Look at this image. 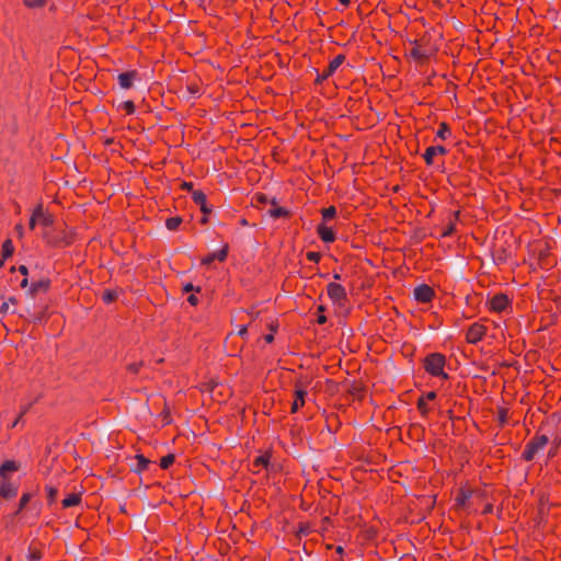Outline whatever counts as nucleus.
Here are the masks:
<instances>
[{
	"mask_svg": "<svg viewBox=\"0 0 561 561\" xmlns=\"http://www.w3.org/2000/svg\"><path fill=\"white\" fill-rule=\"evenodd\" d=\"M228 249V244H225L220 250L209 253L202 260V264L209 265L216 260L219 262H224L227 259Z\"/></svg>",
	"mask_w": 561,
	"mask_h": 561,
	"instance_id": "2eb2a0df",
	"label": "nucleus"
},
{
	"mask_svg": "<svg viewBox=\"0 0 561 561\" xmlns=\"http://www.w3.org/2000/svg\"><path fill=\"white\" fill-rule=\"evenodd\" d=\"M511 304V300L506 294L500 293L494 295L489 300V307L490 310L495 312H502L504 311Z\"/></svg>",
	"mask_w": 561,
	"mask_h": 561,
	"instance_id": "6e6552de",
	"label": "nucleus"
},
{
	"mask_svg": "<svg viewBox=\"0 0 561 561\" xmlns=\"http://www.w3.org/2000/svg\"><path fill=\"white\" fill-rule=\"evenodd\" d=\"M549 444V437L545 434L536 433L535 436L527 442L522 453V459L524 461H533L535 457L542 451Z\"/></svg>",
	"mask_w": 561,
	"mask_h": 561,
	"instance_id": "7ed1b4c3",
	"label": "nucleus"
},
{
	"mask_svg": "<svg viewBox=\"0 0 561 561\" xmlns=\"http://www.w3.org/2000/svg\"><path fill=\"white\" fill-rule=\"evenodd\" d=\"M217 387V383L214 382H206L202 386V391H209L213 392L215 388Z\"/></svg>",
	"mask_w": 561,
	"mask_h": 561,
	"instance_id": "a18cd8bd",
	"label": "nucleus"
},
{
	"mask_svg": "<svg viewBox=\"0 0 561 561\" xmlns=\"http://www.w3.org/2000/svg\"><path fill=\"white\" fill-rule=\"evenodd\" d=\"M413 295L417 302L427 304L434 298L435 291L431 286L422 284L414 288Z\"/></svg>",
	"mask_w": 561,
	"mask_h": 561,
	"instance_id": "0eeeda50",
	"label": "nucleus"
},
{
	"mask_svg": "<svg viewBox=\"0 0 561 561\" xmlns=\"http://www.w3.org/2000/svg\"><path fill=\"white\" fill-rule=\"evenodd\" d=\"M48 287H49V282L48 280L33 282L31 284L30 290H31L32 295H35L39 290H47Z\"/></svg>",
	"mask_w": 561,
	"mask_h": 561,
	"instance_id": "cd10ccee",
	"label": "nucleus"
},
{
	"mask_svg": "<svg viewBox=\"0 0 561 561\" xmlns=\"http://www.w3.org/2000/svg\"><path fill=\"white\" fill-rule=\"evenodd\" d=\"M187 301H188V304H190V305H192V306H197L199 300H198V297H197L196 295H193V294H192V295H190V296L187 297Z\"/></svg>",
	"mask_w": 561,
	"mask_h": 561,
	"instance_id": "3c124183",
	"label": "nucleus"
},
{
	"mask_svg": "<svg viewBox=\"0 0 561 561\" xmlns=\"http://www.w3.org/2000/svg\"><path fill=\"white\" fill-rule=\"evenodd\" d=\"M346 57L343 54L336 55L328 65L325 76H333L337 68L345 61Z\"/></svg>",
	"mask_w": 561,
	"mask_h": 561,
	"instance_id": "a211bd4d",
	"label": "nucleus"
},
{
	"mask_svg": "<svg viewBox=\"0 0 561 561\" xmlns=\"http://www.w3.org/2000/svg\"><path fill=\"white\" fill-rule=\"evenodd\" d=\"M137 77H138V72L136 70L122 72L117 77L118 84L122 89H130L134 84V80Z\"/></svg>",
	"mask_w": 561,
	"mask_h": 561,
	"instance_id": "dca6fc26",
	"label": "nucleus"
},
{
	"mask_svg": "<svg viewBox=\"0 0 561 561\" xmlns=\"http://www.w3.org/2000/svg\"><path fill=\"white\" fill-rule=\"evenodd\" d=\"M248 333V328L247 325H242L240 329H239V332L238 334L241 336V337H244Z\"/></svg>",
	"mask_w": 561,
	"mask_h": 561,
	"instance_id": "13d9d810",
	"label": "nucleus"
},
{
	"mask_svg": "<svg viewBox=\"0 0 561 561\" xmlns=\"http://www.w3.org/2000/svg\"><path fill=\"white\" fill-rule=\"evenodd\" d=\"M44 239L49 245L56 247V248H65L72 243L73 238L70 232L67 230H61L60 232L53 234L49 232L44 233Z\"/></svg>",
	"mask_w": 561,
	"mask_h": 561,
	"instance_id": "20e7f679",
	"label": "nucleus"
},
{
	"mask_svg": "<svg viewBox=\"0 0 561 561\" xmlns=\"http://www.w3.org/2000/svg\"><path fill=\"white\" fill-rule=\"evenodd\" d=\"M339 1H340V3H341L342 5H344V7H348V5H350V3H351V0H339Z\"/></svg>",
	"mask_w": 561,
	"mask_h": 561,
	"instance_id": "774afa93",
	"label": "nucleus"
},
{
	"mask_svg": "<svg viewBox=\"0 0 561 561\" xmlns=\"http://www.w3.org/2000/svg\"><path fill=\"white\" fill-rule=\"evenodd\" d=\"M14 229H15V231H16L18 236H19L20 238H22V237H23V234H24V227H23V225H22V224H18V225H15Z\"/></svg>",
	"mask_w": 561,
	"mask_h": 561,
	"instance_id": "603ef678",
	"label": "nucleus"
},
{
	"mask_svg": "<svg viewBox=\"0 0 561 561\" xmlns=\"http://www.w3.org/2000/svg\"><path fill=\"white\" fill-rule=\"evenodd\" d=\"M118 298V291L114 289H105L102 294V300L105 304H112Z\"/></svg>",
	"mask_w": 561,
	"mask_h": 561,
	"instance_id": "bb28decb",
	"label": "nucleus"
},
{
	"mask_svg": "<svg viewBox=\"0 0 561 561\" xmlns=\"http://www.w3.org/2000/svg\"><path fill=\"white\" fill-rule=\"evenodd\" d=\"M264 340H265V342H266V343H272V342L274 341V335H273V333L266 334V335L264 336Z\"/></svg>",
	"mask_w": 561,
	"mask_h": 561,
	"instance_id": "0e129e2a",
	"label": "nucleus"
},
{
	"mask_svg": "<svg viewBox=\"0 0 561 561\" xmlns=\"http://www.w3.org/2000/svg\"><path fill=\"white\" fill-rule=\"evenodd\" d=\"M18 484L10 481L8 478H2L0 482V497L11 500L18 495Z\"/></svg>",
	"mask_w": 561,
	"mask_h": 561,
	"instance_id": "1a4fd4ad",
	"label": "nucleus"
},
{
	"mask_svg": "<svg viewBox=\"0 0 561 561\" xmlns=\"http://www.w3.org/2000/svg\"><path fill=\"white\" fill-rule=\"evenodd\" d=\"M268 215L273 218H286L289 217V210L285 207H275L268 210Z\"/></svg>",
	"mask_w": 561,
	"mask_h": 561,
	"instance_id": "a878e982",
	"label": "nucleus"
},
{
	"mask_svg": "<svg viewBox=\"0 0 561 561\" xmlns=\"http://www.w3.org/2000/svg\"><path fill=\"white\" fill-rule=\"evenodd\" d=\"M307 396V391L304 385L298 381L295 385V399L291 403L290 412L296 413L300 408L305 405V399Z\"/></svg>",
	"mask_w": 561,
	"mask_h": 561,
	"instance_id": "9d476101",
	"label": "nucleus"
},
{
	"mask_svg": "<svg viewBox=\"0 0 561 561\" xmlns=\"http://www.w3.org/2000/svg\"><path fill=\"white\" fill-rule=\"evenodd\" d=\"M309 533H310V527L307 524H304V525L300 524L299 525V530H298L299 535L307 536Z\"/></svg>",
	"mask_w": 561,
	"mask_h": 561,
	"instance_id": "de8ad7c7",
	"label": "nucleus"
},
{
	"mask_svg": "<svg viewBox=\"0 0 561 561\" xmlns=\"http://www.w3.org/2000/svg\"><path fill=\"white\" fill-rule=\"evenodd\" d=\"M183 291H185V293H190V291H197V293H199L201 288L199 287H195L192 283H187L186 285H184Z\"/></svg>",
	"mask_w": 561,
	"mask_h": 561,
	"instance_id": "49530a36",
	"label": "nucleus"
},
{
	"mask_svg": "<svg viewBox=\"0 0 561 561\" xmlns=\"http://www.w3.org/2000/svg\"><path fill=\"white\" fill-rule=\"evenodd\" d=\"M32 499V494L31 493H23L20 501H19V505H18V510L15 511L14 515H19L25 507L26 505L28 504V502L31 501Z\"/></svg>",
	"mask_w": 561,
	"mask_h": 561,
	"instance_id": "c756f323",
	"label": "nucleus"
},
{
	"mask_svg": "<svg viewBox=\"0 0 561 561\" xmlns=\"http://www.w3.org/2000/svg\"><path fill=\"white\" fill-rule=\"evenodd\" d=\"M44 318V311H41L38 314H34L33 322H41Z\"/></svg>",
	"mask_w": 561,
	"mask_h": 561,
	"instance_id": "bf43d9fd",
	"label": "nucleus"
},
{
	"mask_svg": "<svg viewBox=\"0 0 561 561\" xmlns=\"http://www.w3.org/2000/svg\"><path fill=\"white\" fill-rule=\"evenodd\" d=\"M42 557H43L42 551L38 548L31 545L28 548V554H27L28 561H39L42 559Z\"/></svg>",
	"mask_w": 561,
	"mask_h": 561,
	"instance_id": "72a5a7b5",
	"label": "nucleus"
},
{
	"mask_svg": "<svg viewBox=\"0 0 561 561\" xmlns=\"http://www.w3.org/2000/svg\"><path fill=\"white\" fill-rule=\"evenodd\" d=\"M330 76H325V70L322 71V73H319L317 79H316V82L317 83H321L323 82L324 80H327Z\"/></svg>",
	"mask_w": 561,
	"mask_h": 561,
	"instance_id": "864d4df0",
	"label": "nucleus"
},
{
	"mask_svg": "<svg viewBox=\"0 0 561 561\" xmlns=\"http://www.w3.org/2000/svg\"><path fill=\"white\" fill-rule=\"evenodd\" d=\"M174 461L175 456L173 454H168L160 459V467L162 469H168L174 463Z\"/></svg>",
	"mask_w": 561,
	"mask_h": 561,
	"instance_id": "f704fd0d",
	"label": "nucleus"
},
{
	"mask_svg": "<svg viewBox=\"0 0 561 561\" xmlns=\"http://www.w3.org/2000/svg\"><path fill=\"white\" fill-rule=\"evenodd\" d=\"M410 44L412 46L410 56L417 62L423 64L427 61L436 53L428 35H423L417 39L411 41Z\"/></svg>",
	"mask_w": 561,
	"mask_h": 561,
	"instance_id": "f257e3e1",
	"label": "nucleus"
},
{
	"mask_svg": "<svg viewBox=\"0 0 561 561\" xmlns=\"http://www.w3.org/2000/svg\"><path fill=\"white\" fill-rule=\"evenodd\" d=\"M327 322V317L324 314H318L317 323L324 324Z\"/></svg>",
	"mask_w": 561,
	"mask_h": 561,
	"instance_id": "052dcab7",
	"label": "nucleus"
},
{
	"mask_svg": "<svg viewBox=\"0 0 561 561\" xmlns=\"http://www.w3.org/2000/svg\"><path fill=\"white\" fill-rule=\"evenodd\" d=\"M460 211H453L449 216L448 224L443 228L442 237H450L456 231V221L459 219Z\"/></svg>",
	"mask_w": 561,
	"mask_h": 561,
	"instance_id": "f3484780",
	"label": "nucleus"
},
{
	"mask_svg": "<svg viewBox=\"0 0 561 561\" xmlns=\"http://www.w3.org/2000/svg\"><path fill=\"white\" fill-rule=\"evenodd\" d=\"M486 333V328L479 323L474 322L471 324L466 333V341L470 344H477L484 337Z\"/></svg>",
	"mask_w": 561,
	"mask_h": 561,
	"instance_id": "423d86ee",
	"label": "nucleus"
},
{
	"mask_svg": "<svg viewBox=\"0 0 561 561\" xmlns=\"http://www.w3.org/2000/svg\"><path fill=\"white\" fill-rule=\"evenodd\" d=\"M472 496V490L460 488L457 491V495L455 499V508L456 510H463L467 506V503L469 499Z\"/></svg>",
	"mask_w": 561,
	"mask_h": 561,
	"instance_id": "4468645a",
	"label": "nucleus"
},
{
	"mask_svg": "<svg viewBox=\"0 0 561 561\" xmlns=\"http://www.w3.org/2000/svg\"><path fill=\"white\" fill-rule=\"evenodd\" d=\"M557 451H558V447H553V448H550L549 453H548V457L549 458H552L557 455Z\"/></svg>",
	"mask_w": 561,
	"mask_h": 561,
	"instance_id": "680f3d73",
	"label": "nucleus"
},
{
	"mask_svg": "<svg viewBox=\"0 0 561 561\" xmlns=\"http://www.w3.org/2000/svg\"><path fill=\"white\" fill-rule=\"evenodd\" d=\"M81 503V495L78 493H71L61 501L62 508H69L77 506Z\"/></svg>",
	"mask_w": 561,
	"mask_h": 561,
	"instance_id": "412c9836",
	"label": "nucleus"
},
{
	"mask_svg": "<svg viewBox=\"0 0 561 561\" xmlns=\"http://www.w3.org/2000/svg\"><path fill=\"white\" fill-rule=\"evenodd\" d=\"M19 272L24 276V278L21 280L20 286L22 288H25L27 286V283H28L27 278H26L28 270H27V267L25 265H20L19 266Z\"/></svg>",
	"mask_w": 561,
	"mask_h": 561,
	"instance_id": "79ce46f5",
	"label": "nucleus"
},
{
	"mask_svg": "<svg viewBox=\"0 0 561 561\" xmlns=\"http://www.w3.org/2000/svg\"><path fill=\"white\" fill-rule=\"evenodd\" d=\"M324 311H325V307L324 306H322V305L318 306L319 314H323Z\"/></svg>",
	"mask_w": 561,
	"mask_h": 561,
	"instance_id": "338daca9",
	"label": "nucleus"
},
{
	"mask_svg": "<svg viewBox=\"0 0 561 561\" xmlns=\"http://www.w3.org/2000/svg\"><path fill=\"white\" fill-rule=\"evenodd\" d=\"M327 294L333 304L343 305L347 300L345 288L337 283H329Z\"/></svg>",
	"mask_w": 561,
	"mask_h": 561,
	"instance_id": "39448f33",
	"label": "nucleus"
},
{
	"mask_svg": "<svg viewBox=\"0 0 561 561\" xmlns=\"http://www.w3.org/2000/svg\"><path fill=\"white\" fill-rule=\"evenodd\" d=\"M193 202L199 206L203 215H209L211 213V207L207 204V196L203 191H193L192 193Z\"/></svg>",
	"mask_w": 561,
	"mask_h": 561,
	"instance_id": "f8f14e48",
	"label": "nucleus"
},
{
	"mask_svg": "<svg viewBox=\"0 0 561 561\" xmlns=\"http://www.w3.org/2000/svg\"><path fill=\"white\" fill-rule=\"evenodd\" d=\"M317 233L319 238L325 243H332L336 239L334 230L327 226L324 222L318 225Z\"/></svg>",
	"mask_w": 561,
	"mask_h": 561,
	"instance_id": "ddd939ff",
	"label": "nucleus"
},
{
	"mask_svg": "<svg viewBox=\"0 0 561 561\" xmlns=\"http://www.w3.org/2000/svg\"><path fill=\"white\" fill-rule=\"evenodd\" d=\"M182 188H183L184 191L191 192V194L193 193V191H195V190H194V185H193V183H192V182H183V183H182Z\"/></svg>",
	"mask_w": 561,
	"mask_h": 561,
	"instance_id": "8fccbe9b",
	"label": "nucleus"
},
{
	"mask_svg": "<svg viewBox=\"0 0 561 561\" xmlns=\"http://www.w3.org/2000/svg\"><path fill=\"white\" fill-rule=\"evenodd\" d=\"M46 492H47L48 505H51L57 499L58 490H57V488H55L53 485H46Z\"/></svg>",
	"mask_w": 561,
	"mask_h": 561,
	"instance_id": "c9c22d12",
	"label": "nucleus"
},
{
	"mask_svg": "<svg viewBox=\"0 0 561 561\" xmlns=\"http://www.w3.org/2000/svg\"><path fill=\"white\" fill-rule=\"evenodd\" d=\"M208 221V215H203L201 218V224L205 225Z\"/></svg>",
	"mask_w": 561,
	"mask_h": 561,
	"instance_id": "69168bd1",
	"label": "nucleus"
},
{
	"mask_svg": "<svg viewBox=\"0 0 561 561\" xmlns=\"http://www.w3.org/2000/svg\"><path fill=\"white\" fill-rule=\"evenodd\" d=\"M14 252L13 243L10 239H7L2 244V256L3 259L10 257Z\"/></svg>",
	"mask_w": 561,
	"mask_h": 561,
	"instance_id": "473e14b6",
	"label": "nucleus"
},
{
	"mask_svg": "<svg viewBox=\"0 0 561 561\" xmlns=\"http://www.w3.org/2000/svg\"><path fill=\"white\" fill-rule=\"evenodd\" d=\"M446 362L447 359L444 354L437 352L430 353L423 359V368L432 377L448 379L449 375L445 373Z\"/></svg>",
	"mask_w": 561,
	"mask_h": 561,
	"instance_id": "f03ea898",
	"label": "nucleus"
},
{
	"mask_svg": "<svg viewBox=\"0 0 561 561\" xmlns=\"http://www.w3.org/2000/svg\"><path fill=\"white\" fill-rule=\"evenodd\" d=\"M144 366V363L142 362H134V363H130L127 365V371H129L130 374H134V375H137L141 367Z\"/></svg>",
	"mask_w": 561,
	"mask_h": 561,
	"instance_id": "58836bf2",
	"label": "nucleus"
},
{
	"mask_svg": "<svg viewBox=\"0 0 561 561\" xmlns=\"http://www.w3.org/2000/svg\"><path fill=\"white\" fill-rule=\"evenodd\" d=\"M122 108L125 110L126 114L131 115L136 111L135 103L133 101H125L122 103Z\"/></svg>",
	"mask_w": 561,
	"mask_h": 561,
	"instance_id": "ea45409f",
	"label": "nucleus"
},
{
	"mask_svg": "<svg viewBox=\"0 0 561 561\" xmlns=\"http://www.w3.org/2000/svg\"><path fill=\"white\" fill-rule=\"evenodd\" d=\"M306 259L310 262L319 263L321 260V253L314 252V251H309L306 253Z\"/></svg>",
	"mask_w": 561,
	"mask_h": 561,
	"instance_id": "a19ab883",
	"label": "nucleus"
},
{
	"mask_svg": "<svg viewBox=\"0 0 561 561\" xmlns=\"http://www.w3.org/2000/svg\"><path fill=\"white\" fill-rule=\"evenodd\" d=\"M162 414L165 423L169 424L171 422L169 411L163 410Z\"/></svg>",
	"mask_w": 561,
	"mask_h": 561,
	"instance_id": "e2e57ef3",
	"label": "nucleus"
},
{
	"mask_svg": "<svg viewBox=\"0 0 561 561\" xmlns=\"http://www.w3.org/2000/svg\"><path fill=\"white\" fill-rule=\"evenodd\" d=\"M447 152L448 150L444 146H430L425 149V152L423 153V159L426 165H433L434 158L437 157V154L445 156L447 154Z\"/></svg>",
	"mask_w": 561,
	"mask_h": 561,
	"instance_id": "9b49d317",
	"label": "nucleus"
},
{
	"mask_svg": "<svg viewBox=\"0 0 561 561\" xmlns=\"http://www.w3.org/2000/svg\"><path fill=\"white\" fill-rule=\"evenodd\" d=\"M181 224H182V218L179 216L170 217L165 220V227L171 231L176 230Z\"/></svg>",
	"mask_w": 561,
	"mask_h": 561,
	"instance_id": "7c9ffc66",
	"label": "nucleus"
},
{
	"mask_svg": "<svg viewBox=\"0 0 561 561\" xmlns=\"http://www.w3.org/2000/svg\"><path fill=\"white\" fill-rule=\"evenodd\" d=\"M493 512V505L492 504H486L484 506V508L482 510V514L483 515H488V514H491Z\"/></svg>",
	"mask_w": 561,
	"mask_h": 561,
	"instance_id": "4d7b16f0",
	"label": "nucleus"
},
{
	"mask_svg": "<svg viewBox=\"0 0 561 561\" xmlns=\"http://www.w3.org/2000/svg\"><path fill=\"white\" fill-rule=\"evenodd\" d=\"M271 455L265 453L257 456L252 462V469L254 472H259L260 468H268Z\"/></svg>",
	"mask_w": 561,
	"mask_h": 561,
	"instance_id": "6ab92c4d",
	"label": "nucleus"
},
{
	"mask_svg": "<svg viewBox=\"0 0 561 561\" xmlns=\"http://www.w3.org/2000/svg\"><path fill=\"white\" fill-rule=\"evenodd\" d=\"M495 261L496 263H504L506 261V255H505V251L503 250L502 253L497 254V256L495 257Z\"/></svg>",
	"mask_w": 561,
	"mask_h": 561,
	"instance_id": "6e6d98bb",
	"label": "nucleus"
},
{
	"mask_svg": "<svg viewBox=\"0 0 561 561\" xmlns=\"http://www.w3.org/2000/svg\"><path fill=\"white\" fill-rule=\"evenodd\" d=\"M20 468L19 463L14 460H5L1 466H0V477L1 478H8L7 477V473L8 472H15L18 471Z\"/></svg>",
	"mask_w": 561,
	"mask_h": 561,
	"instance_id": "aec40b11",
	"label": "nucleus"
},
{
	"mask_svg": "<svg viewBox=\"0 0 561 561\" xmlns=\"http://www.w3.org/2000/svg\"><path fill=\"white\" fill-rule=\"evenodd\" d=\"M416 408L420 411L422 416H427V414L430 412V408L427 405V401H425L424 399L419 398L417 403H416Z\"/></svg>",
	"mask_w": 561,
	"mask_h": 561,
	"instance_id": "4c0bfd02",
	"label": "nucleus"
},
{
	"mask_svg": "<svg viewBox=\"0 0 561 561\" xmlns=\"http://www.w3.org/2000/svg\"><path fill=\"white\" fill-rule=\"evenodd\" d=\"M451 135V130L449 125L446 122H442L438 126V129L436 131V137L445 140Z\"/></svg>",
	"mask_w": 561,
	"mask_h": 561,
	"instance_id": "5701e85b",
	"label": "nucleus"
},
{
	"mask_svg": "<svg viewBox=\"0 0 561 561\" xmlns=\"http://www.w3.org/2000/svg\"><path fill=\"white\" fill-rule=\"evenodd\" d=\"M38 224L44 227H51L54 224V216L48 211H44L42 208V215H38Z\"/></svg>",
	"mask_w": 561,
	"mask_h": 561,
	"instance_id": "b1692460",
	"label": "nucleus"
},
{
	"mask_svg": "<svg viewBox=\"0 0 561 561\" xmlns=\"http://www.w3.org/2000/svg\"><path fill=\"white\" fill-rule=\"evenodd\" d=\"M47 0H23L25 7L30 9H39L46 4Z\"/></svg>",
	"mask_w": 561,
	"mask_h": 561,
	"instance_id": "e433bc0d",
	"label": "nucleus"
},
{
	"mask_svg": "<svg viewBox=\"0 0 561 561\" xmlns=\"http://www.w3.org/2000/svg\"><path fill=\"white\" fill-rule=\"evenodd\" d=\"M497 422L501 427H504L508 422V409L504 407L497 408Z\"/></svg>",
	"mask_w": 561,
	"mask_h": 561,
	"instance_id": "393cba45",
	"label": "nucleus"
},
{
	"mask_svg": "<svg viewBox=\"0 0 561 561\" xmlns=\"http://www.w3.org/2000/svg\"><path fill=\"white\" fill-rule=\"evenodd\" d=\"M137 466L135 468L136 472L146 471L150 465V460L147 459L142 454L136 455Z\"/></svg>",
	"mask_w": 561,
	"mask_h": 561,
	"instance_id": "4be33fe9",
	"label": "nucleus"
},
{
	"mask_svg": "<svg viewBox=\"0 0 561 561\" xmlns=\"http://www.w3.org/2000/svg\"><path fill=\"white\" fill-rule=\"evenodd\" d=\"M27 412V408H23L16 420H14L12 427L16 426L22 416Z\"/></svg>",
	"mask_w": 561,
	"mask_h": 561,
	"instance_id": "5fc2aeb1",
	"label": "nucleus"
},
{
	"mask_svg": "<svg viewBox=\"0 0 561 561\" xmlns=\"http://www.w3.org/2000/svg\"><path fill=\"white\" fill-rule=\"evenodd\" d=\"M38 215H42V204L37 205L32 213L30 218L28 227L31 230H34L36 225L38 224Z\"/></svg>",
	"mask_w": 561,
	"mask_h": 561,
	"instance_id": "c85d7f7f",
	"label": "nucleus"
},
{
	"mask_svg": "<svg viewBox=\"0 0 561 561\" xmlns=\"http://www.w3.org/2000/svg\"><path fill=\"white\" fill-rule=\"evenodd\" d=\"M255 201L257 203H260V204H263V205H265V204H267L270 202L268 197L265 194H263V193L256 194L255 195Z\"/></svg>",
	"mask_w": 561,
	"mask_h": 561,
	"instance_id": "c03bdc74",
	"label": "nucleus"
},
{
	"mask_svg": "<svg viewBox=\"0 0 561 561\" xmlns=\"http://www.w3.org/2000/svg\"><path fill=\"white\" fill-rule=\"evenodd\" d=\"M321 215H322V220L323 221H329V220L333 219L336 216V208H335V206H329L327 208H323L321 210Z\"/></svg>",
	"mask_w": 561,
	"mask_h": 561,
	"instance_id": "2f4dec72",
	"label": "nucleus"
},
{
	"mask_svg": "<svg viewBox=\"0 0 561 561\" xmlns=\"http://www.w3.org/2000/svg\"><path fill=\"white\" fill-rule=\"evenodd\" d=\"M421 399H424L425 401H433L435 398H436V392L435 391H430L427 392L426 394H423L422 397H420Z\"/></svg>",
	"mask_w": 561,
	"mask_h": 561,
	"instance_id": "09e8293b",
	"label": "nucleus"
},
{
	"mask_svg": "<svg viewBox=\"0 0 561 561\" xmlns=\"http://www.w3.org/2000/svg\"><path fill=\"white\" fill-rule=\"evenodd\" d=\"M187 91L193 94V95H196V94H199V85L195 82H192L190 84H187Z\"/></svg>",
	"mask_w": 561,
	"mask_h": 561,
	"instance_id": "37998d69",
	"label": "nucleus"
}]
</instances>
